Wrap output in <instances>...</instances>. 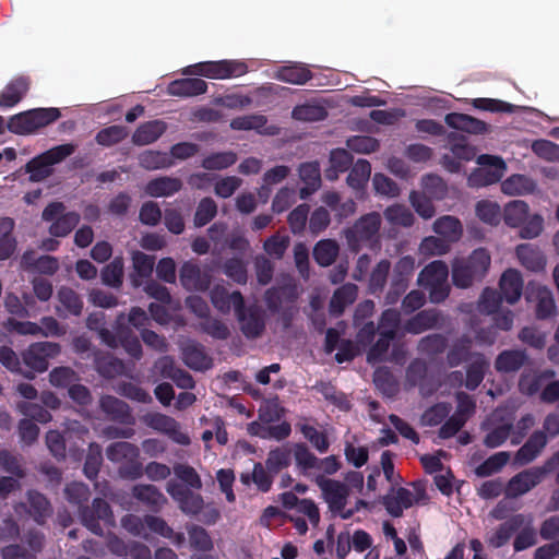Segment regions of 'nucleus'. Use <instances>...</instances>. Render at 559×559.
I'll return each instance as SVG.
<instances>
[{
    "instance_id": "obj_1",
    "label": "nucleus",
    "mask_w": 559,
    "mask_h": 559,
    "mask_svg": "<svg viewBox=\"0 0 559 559\" xmlns=\"http://www.w3.org/2000/svg\"><path fill=\"white\" fill-rule=\"evenodd\" d=\"M373 312V301L365 300L357 306L354 314V325L357 329L356 342L359 346L368 348L367 361L369 364L386 360L390 345L396 337L401 322L397 310L386 309L376 324L369 320Z\"/></svg>"
},
{
    "instance_id": "obj_2",
    "label": "nucleus",
    "mask_w": 559,
    "mask_h": 559,
    "mask_svg": "<svg viewBox=\"0 0 559 559\" xmlns=\"http://www.w3.org/2000/svg\"><path fill=\"white\" fill-rule=\"evenodd\" d=\"M302 289L295 278L281 275L276 284L265 290L263 300L276 324L287 330L299 313L297 300Z\"/></svg>"
},
{
    "instance_id": "obj_3",
    "label": "nucleus",
    "mask_w": 559,
    "mask_h": 559,
    "mask_svg": "<svg viewBox=\"0 0 559 559\" xmlns=\"http://www.w3.org/2000/svg\"><path fill=\"white\" fill-rule=\"evenodd\" d=\"M61 117L59 108H34L13 115L7 124L10 132L17 135L36 133Z\"/></svg>"
},
{
    "instance_id": "obj_4",
    "label": "nucleus",
    "mask_w": 559,
    "mask_h": 559,
    "mask_svg": "<svg viewBox=\"0 0 559 559\" xmlns=\"http://www.w3.org/2000/svg\"><path fill=\"white\" fill-rule=\"evenodd\" d=\"M490 265V255L485 248H477L468 259L456 260L452 266V281L460 288L469 287L480 280Z\"/></svg>"
},
{
    "instance_id": "obj_5",
    "label": "nucleus",
    "mask_w": 559,
    "mask_h": 559,
    "mask_svg": "<svg viewBox=\"0 0 559 559\" xmlns=\"http://www.w3.org/2000/svg\"><path fill=\"white\" fill-rule=\"evenodd\" d=\"M248 64L238 59H223L217 61H202L183 69L186 75H198L211 80H228L247 74Z\"/></svg>"
},
{
    "instance_id": "obj_6",
    "label": "nucleus",
    "mask_w": 559,
    "mask_h": 559,
    "mask_svg": "<svg viewBox=\"0 0 559 559\" xmlns=\"http://www.w3.org/2000/svg\"><path fill=\"white\" fill-rule=\"evenodd\" d=\"M427 501L428 496L423 481H414L412 489L392 487L382 498L385 510L394 518L402 516L404 509H408L414 504H425Z\"/></svg>"
},
{
    "instance_id": "obj_7",
    "label": "nucleus",
    "mask_w": 559,
    "mask_h": 559,
    "mask_svg": "<svg viewBox=\"0 0 559 559\" xmlns=\"http://www.w3.org/2000/svg\"><path fill=\"white\" fill-rule=\"evenodd\" d=\"M61 353L59 343L41 341L28 345L22 353L21 359L29 369L24 372L27 379H34L35 373H43L49 368V361L58 357Z\"/></svg>"
},
{
    "instance_id": "obj_8",
    "label": "nucleus",
    "mask_w": 559,
    "mask_h": 559,
    "mask_svg": "<svg viewBox=\"0 0 559 559\" xmlns=\"http://www.w3.org/2000/svg\"><path fill=\"white\" fill-rule=\"evenodd\" d=\"M106 456L112 463L129 464L119 468V474L122 477L138 479L143 475L142 465L138 462L140 450L135 444L128 441L112 442L106 449Z\"/></svg>"
},
{
    "instance_id": "obj_9",
    "label": "nucleus",
    "mask_w": 559,
    "mask_h": 559,
    "mask_svg": "<svg viewBox=\"0 0 559 559\" xmlns=\"http://www.w3.org/2000/svg\"><path fill=\"white\" fill-rule=\"evenodd\" d=\"M382 218L380 213L370 212L364 214L355 223L343 230L347 245H379Z\"/></svg>"
},
{
    "instance_id": "obj_10",
    "label": "nucleus",
    "mask_w": 559,
    "mask_h": 559,
    "mask_svg": "<svg viewBox=\"0 0 559 559\" xmlns=\"http://www.w3.org/2000/svg\"><path fill=\"white\" fill-rule=\"evenodd\" d=\"M448 266L441 261L431 262L420 272L418 283L429 290L431 302L439 304L448 297Z\"/></svg>"
},
{
    "instance_id": "obj_11",
    "label": "nucleus",
    "mask_w": 559,
    "mask_h": 559,
    "mask_svg": "<svg viewBox=\"0 0 559 559\" xmlns=\"http://www.w3.org/2000/svg\"><path fill=\"white\" fill-rule=\"evenodd\" d=\"M141 423L146 427L167 435L173 441L181 445H189L190 438L180 428L179 423L165 414L158 412H147L140 418Z\"/></svg>"
},
{
    "instance_id": "obj_12",
    "label": "nucleus",
    "mask_w": 559,
    "mask_h": 559,
    "mask_svg": "<svg viewBox=\"0 0 559 559\" xmlns=\"http://www.w3.org/2000/svg\"><path fill=\"white\" fill-rule=\"evenodd\" d=\"M316 483L332 512L340 515L342 512H346L345 506L350 492L348 485L335 479L325 478L324 476H318Z\"/></svg>"
},
{
    "instance_id": "obj_13",
    "label": "nucleus",
    "mask_w": 559,
    "mask_h": 559,
    "mask_svg": "<svg viewBox=\"0 0 559 559\" xmlns=\"http://www.w3.org/2000/svg\"><path fill=\"white\" fill-rule=\"evenodd\" d=\"M487 426L488 432L484 438V444L493 449L501 445L511 436L513 418L506 412L496 411L491 414Z\"/></svg>"
},
{
    "instance_id": "obj_14",
    "label": "nucleus",
    "mask_w": 559,
    "mask_h": 559,
    "mask_svg": "<svg viewBox=\"0 0 559 559\" xmlns=\"http://www.w3.org/2000/svg\"><path fill=\"white\" fill-rule=\"evenodd\" d=\"M152 372L163 379L173 380L180 389L191 390L195 386L192 376L179 368L170 356L159 357L152 367Z\"/></svg>"
},
{
    "instance_id": "obj_15",
    "label": "nucleus",
    "mask_w": 559,
    "mask_h": 559,
    "mask_svg": "<svg viewBox=\"0 0 559 559\" xmlns=\"http://www.w3.org/2000/svg\"><path fill=\"white\" fill-rule=\"evenodd\" d=\"M26 502H20L14 506L17 514L26 512L33 520L44 525L52 514V507L49 500L39 491L28 490L26 492Z\"/></svg>"
},
{
    "instance_id": "obj_16",
    "label": "nucleus",
    "mask_w": 559,
    "mask_h": 559,
    "mask_svg": "<svg viewBox=\"0 0 559 559\" xmlns=\"http://www.w3.org/2000/svg\"><path fill=\"white\" fill-rule=\"evenodd\" d=\"M166 491L178 503L179 509L188 515H197L204 509V500L201 495L185 488L175 480L167 483Z\"/></svg>"
},
{
    "instance_id": "obj_17",
    "label": "nucleus",
    "mask_w": 559,
    "mask_h": 559,
    "mask_svg": "<svg viewBox=\"0 0 559 559\" xmlns=\"http://www.w3.org/2000/svg\"><path fill=\"white\" fill-rule=\"evenodd\" d=\"M544 480L542 472L537 466L524 469L510 478L504 488L507 498H519Z\"/></svg>"
},
{
    "instance_id": "obj_18",
    "label": "nucleus",
    "mask_w": 559,
    "mask_h": 559,
    "mask_svg": "<svg viewBox=\"0 0 559 559\" xmlns=\"http://www.w3.org/2000/svg\"><path fill=\"white\" fill-rule=\"evenodd\" d=\"M79 515L82 524L85 527H87L94 534L102 535L103 530L99 525V521H110L112 518V512L108 502L97 498L93 500L91 507H81Z\"/></svg>"
},
{
    "instance_id": "obj_19",
    "label": "nucleus",
    "mask_w": 559,
    "mask_h": 559,
    "mask_svg": "<svg viewBox=\"0 0 559 559\" xmlns=\"http://www.w3.org/2000/svg\"><path fill=\"white\" fill-rule=\"evenodd\" d=\"M241 332L248 338H257L265 329V313L258 306L241 308L236 312Z\"/></svg>"
},
{
    "instance_id": "obj_20",
    "label": "nucleus",
    "mask_w": 559,
    "mask_h": 559,
    "mask_svg": "<svg viewBox=\"0 0 559 559\" xmlns=\"http://www.w3.org/2000/svg\"><path fill=\"white\" fill-rule=\"evenodd\" d=\"M527 299L534 304V313L538 320H547L556 316L557 305L552 292L543 285L532 288Z\"/></svg>"
},
{
    "instance_id": "obj_21",
    "label": "nucleus",
    "mask_w": 559,
    "mask_h": 559,
    "mask_svg": "<svg viewBox=\"0 0 559 559\" xmlns=\"http://www.w3.org/2000/svg\"><path fill=\"white\" fill-rule=\"evenodd\" d=\"M444 122L454 130L475 135L486 134L490 130L487 122L467 114L449 112L444 117Z\"/></svg>"
},
{
    "instance_id": "obj_22",
    "label": "nucleus",
    "mask_w": 559,
    "mask_h": 559,
    "mask_svg": "<svg viewBox=\"0 0 559 559\" xmlns=\"http://www.w3.org/2000/svg\"><path fill=\"white\" fill-rule=\"evenodd\" d=\"M211 301L213 306L222 313H229L231 309L239 312L245 306V300L240 292L229 293L224 286H215L211 293Z\"/></svg>"
},
{
    "instance_id": "obj_23",
    "label": "nucleus",
    "mask_w": 559,
    "mask_h": 559,
    "mask_svg": "<svg viewBox=\"0 0 559 559\" xmlns=\"http://www.w3.org/2000/svg\"><path fill=\"white\" fill-rule=\"evenodd\" d=\"M31 80L27 76L12 79L0 92V107L12 108L17 105L29 91Z\"/></svg>"
},
{
    "instance_id": "obj_24",
    "label": "nucleus",
    "mask_w": 559,
    "mask_h": 559,
    "mask_svg": "<svg viewBox=\"0 0 559 559\" xmlns=\"http://www.w3.org/2000/svg\"><path fill=\"white\" fill-rule=\"evenodd\" d=\"M57 301L58 306H56V312L66 317L68 314L80 317L83 312L84 302L81 296L71 287L61 286L57 290Z\"/></svg>"
},
{
    "instance_id": "obj_25",
    "label": "nucleus",
    "mask_w": 559,
    "mask_h": 559,
    "mask_svg": "<svg viewBox=\"0 0 559 559\" xmlns=\"http://www.w3.org/2000/svg\"><path fill=\"white\" fill-rule=\"evenodd\" d=\"M99 408L112 421L131 424L132 415L129 405L112 395H103L99 399Z\"/></svg>"
},
{
    "instance_id": "obj_26",
    "label": "nucleus",
    "mask_w": 559,
    "mask_h": 559,
    "mask_svg": "<svg viewBox=\"0 0 559 559\" xmlns=\"http://www.w3.org/2000/svg\"><path fill=\"white\" fill-rule=\"evenodd\" d=\"M443 323V317L435 309L423 310L412 317L404 324L407 333L420 334L427 330L439 328Z\"/></svg>"
},
{
    "instance_id": "obj_27",
    "label": "nucleus",
    "mask_w": 559,
    "mask_h": 559,
    "mask_svg": "<svg viewBox=\"0 0 559 559\" xmlns=\"http://www.w3.org/2000/svg\"><path fill=\"white\" fill-rule=\"evenodd\" d=\"M267 118L260 114H250L239 116L230 121V128L237 131L254 130L259 134L274 135L276 128L274 126L266 127Z\"/></svg>"
},
{
    "instance_id": "obj_28",
    "label": "nucleus",
    "mask_w": 559,
    "mask_h": 559,
    "mask_svg": "<svg viewBox=\"0 0 559 559\" xmlns=\"http://www.w3.org/2000/svg\"><path fill=\"white\" fill-rule=\"evenodd\" d=\"M207 83L200 78L178 79L169 83L167 93L176 97H194L206 93Z\"/></svg>"
},
{
    "instance_id": "obj_29",
    "label": "nucleus",
    "mask_w": 559,
    "mask_h": 559,
    "mask_svg": "<svg viewBox=\"0 0 559 559\" xmlns=\"http://www.w3.org/2000/svg\"><path fill=\"white\" fill-rule=\"evenodd\" d=\"M182 360L190 369L204 371L212 367L213 359L205 353L202 345L188 342L182 347Z\"/></svg>"
},
{
    "instance_id": "obj_30",
    "label": "nucleus",
    "mask_w": 559,
    "mask_h": 559,
    "mask_svg": "<svg viewBox=\"0 0 559 559\" xmlns=\"http://www.w3.org/2000/svg\"><path fill=\"white\" fill-rule=\"evenodd\" d=\"M433 231L449 243L457 242L463 235L461 221L452 215H443L437 218L432 225Z\"/></svg>"
},
{
    "instance_id": "obj_31",
    "label": "nucleus",
    "mask_w": 559,
    "mask_h": 559,
    "mask_svg": "<svg viewBox=\"0 0 559 559\" xmlns=\"http://www.w3.org/2000/svg\"><path fill=\"white\" fill-rule=\"evenodd\" d=\"M167 130V123L163 120H151L141 123L132 135L135 145H148L157 141Z\"/></svg>"
},
{
    "instance_id": "obj_32",
    "label": "nucleus",
    "mask_w": 559,
    "mask_h": 559,
    "mask_svg": "<svg viewBox=\"0 0 559 559\" xmlns=\"http://www.w3.org/2000/svg\"><path fill=\"white\" fill-rule=\"evenodd\" d=\"M182 189V181L179 178L160 176L150 180L144 191L152 198L171 197Z\"/></svg>"
},
{
    "instance_id": "obj_33",
    "label": "nucleus",
    "mask_w": 559,
    "mask_h": 559,
    "mask_svg": "<svg viewBox=\"0 0 559 559\" xmlns=\"http://www.w3.org/2000/svg\"><path fill=\"white\" fill-rule=\"evenodd\" d=\"M274 78L281 82L304 85L312 79V72L306 64L294 62L280 67Z\"/></svg>"
},
{
    "instance_id": "obj_34",
    "label": "nucleus",
    "mask_w": 559,
    "mask_h": 559,
    "mask_svg": "<svg viewBox=\"0 0 559 559\" xmlns=\"http://www.w3.org/2000/svg\"><path fill=\"white\" fill-rule=\"evenodd\" d=\"M93 357L96 371L105 378L112 379L126 371L123 361L108 353L96 349L93 352Z\"/></svg>"
},
{
    "instance_id": "obj_35",
    "label": "nucleus",
    "mask_w": 559,
    "mask_h": 559,
    "mask_svg": "<svg viewBox=\"0 0 559 559\" xmlns=\"http://www.w3.org/2000/svg\"><path fill=\"white\" fill-rule=\"evenodd\" d=\"M527 359L528 356L525 350L507 349L497 356L495 368L502 373L516 372L527 362Z\"/></svg>"
},
{
    "instance_id": "obj_36",
    "label": "nucleus",
    "mask_w": 559,
    "mask_h": 559,
    "mask_svg": "<svg viewBox=\"0 0 559 559\" xmlns=\"http://www.w3.org/2000/svg\"><path fill=\"white\" fill-rule=\"evenodd\" d=\"M526 523L524 514H515L502 523L498 530L487 539L489 546L499 548L506 545L512 534Z\"/></svg>"
},
{
    "instance_id": "obj_37",
    "label": "nucleus",
    "mask_w": 559,
    "mask_h": 559,
    "mask_svg": "<svg viewBox=\"0 0 559 559\" xmlns=\"http://www.w3.org/2000/svg\"><path fill=\"white\" fill-rule=\"evenodd\" d=\"M299 177L305 187L299 190L301 200L308 199L321 186V173L318 163H304L299 167Z\"/></svg>"
},
{
    "instance_id": "obj_38",
    "label": "nucleus",
    "mask_w": 559,
    "mask_h": 559,
    "mask_svg": "<svg viewBox=\"0 0 559 559\" xmlns=\"http://www.w3.org/2000/svg\"><path fill=\"white\" fill-rule=\"evenodd\" d=\"M556 378V371L547 369L540 372L523 373L519 381V389L523 394L532 396L537 392H542L547 380Z\"/></svg>"
},
{
    "instance_id": "obj_39",
    "label": "nucleus",
    "mask_w": 559,
    "mask_h": 559,
    "mask_svg": "<svg viewBox=\"0 0 559 559\" xmlns=\"http://www.w3.org/2000/svg\"><path fill=\"white\" fill-rule=\"evenodd\" d=\"M180 282L188 290H206L210 287V276L197 265L186 263L180 270Z\"/></svg>"
},
{
    "instance_id": "obj_40",
    "label": "nucleus",
    "mask_w": 559,
    "mask_h": 559,
    "mask_svg": "<svg viewBox=\"0 0 559 559\" xmlns=\"http://www.w3.org/2000/svg\"><path fill=\"white\" fill-rule=\"evenodd\" d=\"M499 286L504 300L514 305L522 295L523 280L518 271L508 270L502 274Z\"/></svg>"
},
{
    "instance_id": "obj_41",
    "label": "nucleus",
    "mask_w": 559,
    "mask_h": 559,
    "mask_svg": "<svg viewBox=\"0 0 559 559\" xmlns=\"http://www.w3.org/2000/svg\"><path fill=\"white\" fill-rule=\"evenodd\" d=\"M132 496L152 510H159L167 502L163 492L154 485L148 484L135 485L132 488Z\"/></svg>"
},
{
    "instance_id": "obj_42",
    "label": "nucleus",
    "mask_w": 559,
    "mask_h": 559,
    "mask_svg": "<svg viewBox=\"0 0 559 559\" xmlns=\"http://www.w3.org/2000/svg\"><path fill=\"white\" fill-rule=\"evenodd\" d=\"M536 182L531 177L515 174L501 182V190L508 195H525L536 190Z\"/></svg>"
},
{
    "instance_id": "obj_43",
    "label": "nucleus",
    "mask_w": 559,
    "mask_h": 559,
    "mask_svg": "<svg viewBox=\"0 0 559 559\" xmlns=\"http://www.w3.org/2000/svg\"><path fill=\"white\" fill-rule=\"evenodd\" d=\"M468 359L471 362L466 373L465 385L467 389L474 390L483 381L484 376L489 368V361L479 353L471 354Z\"/></svg>"
},
{
    "instance_id": "obj_44",
    "label": "nucleus",
    "mask_w": 559,
    "mask_h": 559,
    "mask_svg": "<svg viewBox=\"0 0 559 559\" xmlns=\"http://www.w3.org/2000/svg\"><path fill=\"white\" fill-rule=\"evenodd\" d=\"M448 146L453 156L459 158L461 162H469L475 155V148L468 144L467 138L457 132L447 133Z\"/></svg>"
},
{
    "instance_id": "obj_45",
    "label": "nucleus",
    "mask_w": 559,
    "mask_h": 559,
    "mask_svg": "<svg viewBox=\"0 0 559 559\" xmlns=\"http://www.w3.org/2000/svg\"><path fill=\"white\" fill-rule=\"evenodd\" d=\"M530 207L525 201L514 200L503 207L502 218L509 227H520L527 218Z\"/></svg>"
},
{
    "instance_id": "obj_46",
    "label": "nucleus",
    "mask_w": 559,
    "mask_h": 559,
    "mask_svg": "<svg viewBox=\"0 0 559 559\" xmlns=\"http://www.w3.org/2000/svg\"><path fill=\"white\" fill-rule=\"evenodd\" d=\"M465 104L471 105L475 109L489 112L514 114L519 109L516 105L507 103L504 100L486 97L465 99Z\"/></svg>"
},
{
    "instance_id": "obj_47",
    "label": "nucleus",
    "mask_w": 559,
    "mask_h": 559,
    "mask_svg": "<svg viewBox=\"0 0 559 559\" xmlns=\"http://www.w3.org/2000/svg\"><path fill=\"white\" fill-rule=\"evenodd\" d=\"M357 297V286L354 284H345L337 288L330 301V311L334 314H341L344 309L353 304Z\"/></svg>"
},
{
    "instance_id": "obj_48",
    "label": "nucleus",
    "mask_w": 559,
    "mask_h": 559,
    "mask_svg": "<svg viewBox=\"0 0 559 559\" xmlns=\"http://www.w3.org/2000/svg\"><path fill=\"white\" fill-rule=\"evenodd\" d=\"M371 175V165L367 159H358L350 168L346 178L347 185L354 190L365 189Z\"/></svg>"
},
{
    "instance_id": "obj_49",
    "label": "nucleus",
    "mask_w": 559,
    "mask_h": 559,
    "mask_svg": "<svg viewBox=\"0 0 559 559\" xmlns=\"http://www.w3.org/2000/svg\"><path fill=\"white\" fill-rule=\"evenodd\" d=\"M478 162L479 164H488L493 167L492 170L479 169L478 175L484 176L481 185H492L495 182H498L502 178L503 171L506 169V165L502 158L498 156L484 154L478 157Z\"/></svg>"
},
{
    "instance_id": "obj_50",
    "label": "nucleus",
    "mask_w": 559,
    "mask_h": 559,
    "mask_svg": "<svg viewBox=\"0 0 559 559\" xmlns=\"http://www.w3.org/2000/svg\"><path fill=\"white\" fill-rule=\"evenodd\" d=\"M310 206L307 203L297 205L287 216V223L292 233L296 236H305L308 233V216Z\"/></svg>"
},
{
    "instance_id": "obj_51",
    "label": "nucleus",
    "mask_w": 559,
    "mask_h": 559,
    "mask_svg": "<svg viewBox=\"0 0 559 559\" xmlns=\"http://www.w3.org/2000/svg\"><path fill=\"white\" fill-rule=\"evenodd\" d=\"M331 223V214L324 206L314 209L308 216V233L311 238H317L321 235Z\"/></svg>"
},
{
    "instance_id": "obj_52",
    "label": "nucleus",
    "mask_w": 559,
    "mask_h": 559,
    "mask_svg": "<svg viewBox=\"0 0 559 559\" xmlns=\"http://www.w3.org/2000/svg\"><path fill=\"white\" fill-rule=\"evenodd\" d=\"M384 218L392 225L411 227L415 217L412 211L403 204H393L383 212Z\"/></svg>"
},
{
    "instance_id": "obj_53",
    "label": "nucleus",
    "mask_w": 559,
    "mask_h": 559,
    "mask_svg": "<svg viewBox=\"0 0 559 559\" xmlns=\"http://www.w3.org/2000/svg\"><path fill=\"white\" fill-rule=\"evenodd\" d=\"M518 258L521 263L530 271H543L546 265V259L539 250L534 247H518Z\"/></svg>"
},
{
    "instance_id": "obj_54",
    "label": "nucleus",
    "mask_w": 559,
    "mask_h": 559,
    "mask_svg": "<svg viewBox=\"0 0 559 559\" xmlns=\"http://www.w3.org/2000/svg\"><path fill=\"white\" fill-rule=\"evenodd\" d=\"M475 212L481 222L490 226L499 225L502 218V212L499 204L489 200L478 201L475 206Z\"/></svg>"
},
{
    "instance_id": "obj_55",
    "label": "nucleus",
    "mask_w": 559,
    "mask_h": 559,
    "mask_svg": "<svg viewBox=\"0 0 559 559\" xmlns=\"http://www.w3.org/2000/svg\"><path fill=\"white\" fill-rule=\"evenodd\" d=\"M174 474L188 489L200 490L203 486L199 473L189 464L176 463L173 467Z\"/></svg>"
},
{
    "instance_id": "obj_56",
    "label": "nucleus",
    "mask_w": 559,
    "mask_h": 559,
    "mask_svg": "<svg viewBox=\"0 0 559 559\" xmlns=\"http://www.w3.org/2000/svg\"><path fill=\"white\" fill-rule=\"evenodd\" d=\"M217 214V204L210 198L205 197L200 200L193 216V224L200 228L207 225Z\"/></svg>"
},
{
    "instance_id": "obj_57",
    "label": "nucleus",
    "mask_w": 559,
    "mask_h": 559,
    "mask_svg": "<svg viewBox=\"0 0 559 559\" xmlns=\"http://www.w3.org/2000/svg\"><path fill=\"white\" fill-rule=\"evenodd\" d=\"M510 461V453L502 451L492 454L484 463L476 467L475 473L479 477H487L502 469Z\"/></svg>"
},
{
    "instance_id": "obj_58",
    "label": "nucleus",
    "mask_w": 559,
    "mask_h": 559,
    "mask_svg": "<svg viewBox=\"0 0 559 559\" xmlns=\"http://www.w3.org/2000/svg\"><path fill=\"white\" fill-rule=\"evenodd\" d=\"M292 448L288 444L278 447L269 453L265 467L271 473H278L290 464Z\"/></svg>"
},
{
    "instance_id": "obj_59",
    "label": "nucleus",
    "mask_w": 559,
    "mask_h": 559,
    "mask_svg": "<svg viewBox=\"0 0 559 559\" xmlns=\"http://www.w3.org/2000/svg\"><path fill=\"white\" fill-rule=\"evenodd\" d=\"M421 186L426 195L436 199L443 200L448 193L447 182L438 175L428 174L423 177Z\"/></svg>"
},
{
    "instance_id": "obj_60",
    "label": "nucleus",
    "mask_w": 559,
    "mask_h": 559,
    "mask_svg": "<svg viewBox=\"0 0 559 559\" xmlns=\"http://www.w3.org/2000/svg\"><path fill=\"white\" fill-rule=\"evenodd\" d=\"M128 129L123 126L114 124L99 130L96 134V142L103 146H112L120 143L128 136Z\"/></svg>"
},
{
    "instance_id": "obj_61",
    "label": "nucleus",
    "mask_w": 559,
    "mask_h": 559,
    "mask_svg": "<svg viewBox=\"0 0 559 559\" xmlns=\"http://www.w3.org/2000/svg\"><path fill=\"white\" fill-rule=\"evenodd\" d=\"M237 162V155L234 152L212 153L202 159L201 166L206 170H223Z\"/></svg>"
},
{
    "instance_id": "obj_62",
    "label": "nucleus",
    "mask_w": 559,
    "mask_h": 559,
    "mask_svg": "<svg viewBox=\"0 0 559 559\" xmlns=\"http://www.w3.org/2000/svg\"><path fill=\"white\" fill-rule=\"evenodd\" d=\"M80 222V214L76 212H67L56 219L49 227V233L55 237H64L69 235Z\"/></svg>"
},
{
    "instance_id": "obj_63",
    "label": "nucleus",
    "mask_w": 559,
    "mask_h": 559,
    "mask_svg": "<svg viewBox=\"0 0 559 559\" xmlns=\"http://www.w3.org/2000/svg\"><path fill=\"white\" fill-rule=\"evenodd\" d=\"M292 116L300 121H320L325 119L328 111L321 105L304 104L296 106L292 111Z\"/></svg>"
},
{
    "instance_id": "obj_64",
    "label": "nucleus",
    "mask_w": 559,
    "mask_h": 559,
    "mask_svg": "<svg viewBox=\"0 0 559 559\" xmlns=\"http://www.w3.org/2000/svg\"><path fill=\"white\" fill-rule=\"evenodd\" d=\"M49 383L55 388L71 386L80 380L79 374L68 366L53 368L48 374Z\"/></svg>"
}]
</instances>
